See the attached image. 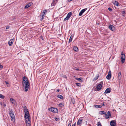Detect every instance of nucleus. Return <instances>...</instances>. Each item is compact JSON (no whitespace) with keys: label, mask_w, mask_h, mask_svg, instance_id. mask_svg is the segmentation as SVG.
<instances>
[{"label":"nucleus","mask_w":126,"mask_h":126,"mask_svg":"<svg viewBox=\"0 0 126 126\" xmlns=\"http://www.w3.org/2000/svg\"><path fill=\"white\" fill-rule=\"evenodd\" d=\"M23 81L24 82H22L23 86L24 87L25 91L26 92H27L30 86V83L28 80V79L24 76L23 77Z\"/></svg>","instance_id":"obj_1"},{"label":"nucleus","mask_w":126,"mask_h":126,"mask_svg":"<svg viewBox=\"0 0 126 126\" xmlns=\"http://www.w3.org/2000/svg\"><path fill=\"white\" fill-rule=\"evenodd\" d=\"M25 115L24 117L25 121L27 126H31V122L30 119V115L28 110L24 111Z\"/></svg>","instance_id":"obj_2"},{"label":"nucleus","mask_w":126,"mask_h":126,"mask_svg":"<svg viewBox=\"0 0 126 126\" xmlns=\"http://www.w3.org/2000/svg\"><path fill=\"white\" fill-rule=\"evenodd\" d=\"M9 114L12 118L11 120L14 122L15 121V116L12 110H10Z\"/></svg>","instance_id":"obj_3"},{"label":"nucleus","mask_w":126,"mask_h":126,"mask_svg":"<svg viewBox=\"0 0 126 126\" xmlns=\"http://www.w3.org/2000/svg\"><path fill=\"white\" fill-rule=\"evenodd\" d=\"M125 54L122 51L121 53V61L122 63H124L125 61Z\"/></svg>","instance_id":"obj_4"},{"label":"nucleus","mask_w":126,"mask_h":126,"mask_svg":"<svg viewBox=\"0 0 126 126\" xmlns=\"http://www.w3.org/2000/svg\"><path fill=\"white\" fill-rule=\"evenodd\" d=\"M96 88L94 90L96 91H99L101 90L102 87V85L101 83H99L97 84L96 86Z\"/></svg>","instance_id":"obj_5"},{"label":"nucleus","mask_w":126,"mask_h":126,"mask_svg":"<svg viewBox=\"0 0 126 126\" xmlns=\"http://www.w3.org/2000/svg\"><path fill=\"white\" fill-rule=\"evenodd\" d=\"M87 8H86L82 9L79 12V16H81L87 10Z\"/></svg>","instance_id":"obj_6"},{"label":"nucleus","mask_w":126,"mask_h":126,"mask_svg":"<svg viewBox=\"0 0 126 126\" xmlns=\"http://www.w3.org/2000/svg\"><path fill=\"white\" fill-rule=\"evenodd\" d=\"M116 122L115 120H112L110 122V125L111 126H115L116 125Z\"/></svg>","instance_id":"obj_7"},{"label":"nucleus","mask_w":126,"mask_h":126,"mask_svg":"<svg viewBox=\"0 0 126 126\" xmlns=\"http://www.w3.org/2000/svg\"><path fill=\"white\" fill-rule=\"evenodd\" d=\"M111 73L110 71L108 73V74L106 76V78L108 80L110 79L111 78Z\"/></svg>","instance_id":"obj_8"},{"label":"nucleus","mask_w":126,"mask_h":126,"mask_svg":"<svg viewBox=\"0 0 126 126\" xmlns=\"http://www.w3.org/2000/svg\"><path fill=\"white\" fill-rule=\"evenodd\" d=\"M10 100L12 104H14L15 105L16 104V101L13 98H11L10 99Z\"/></svg>","instance_id":"obj_9"},{"label":"nucleus","mask_w":126,"mask_h":126,"mask_svg":"<svg viewBox=\"0 0 126 126\" xmlns=\"http://www.w3.org/2000/svg\"><path fill=\"white\" fill-rule=\"evenodd\" d=\"M14 41V39H11L8 42V44L9 46H11L13 44V42Z\"/></svg>","instance_id":"obj_10"},{"label":"nucleus","mask_w":126,"mask_h":126,"mask_svg":"<svg viewBox=\"0 0 126 126\" xmlns=\"http://www.w3.org/2000/svg\"><path fill=\"white\" fill-rule=\"evenodd\" d=\"M32 4V2L29 3L27 4L25 6L24 8L25 9H27L31 6Z\"/></svg>","instance_id":"obj_11"},{"label":"nucleus","mask_w":126,"mask_h":126,"mask_svg":"<svg viewBox=\"0 0 126 126\" xmlns=\"http://www.w3.org/2000/svg\"><path fill=\"white\" fill-rule=\"evenodd\" d=\"M109 28L110 30H111L112 31H114V27L112 25H109Z\"/></svg>","instance_id":"obj_12"},{"label":"nucleus","mask_w":126,"mask_h":126,"mask_svg":"<svg viewBox=\"0 0 126 126\" xmlns=\"http://www.w3.org/2000/svg\"><path fill=\"white\" fill-rule=\"evenodd\" d=\"M111 91L110 89V88H108L106 90L104 93L108 94L110 93Z\"/></svg>","instance_id":"obj_13"},{"label":"nucleus","mask_w":126,"mask_h":126,"mask_svg":"<svg viewBox=\"0 0 126 126\" xmlns=\"http://www.w3.org/2000/svg\"><path fill=\"white\" fill-rule=\"evenodd\" d=\"M82 120L81 119H79L78 121L77 124L78 125H79L82 122Z\"/></svg>","instance_id":"obj_14"},{"label":"nucleus","mask_w":126,"mask_h":126,"mask_svg":"<svg viewBox=\"0 0 126 126\" xmlns=\"http://www.w3.org/2000/svg\"><path fill=\"white\" fill-rule=\"evenodd\" d=\"M121 77L122 76L121 75V72H119L118 75V79L120 80L121 79Z\"/></svg>","instance_id":"obj_15"},{"label":"nucleus","mask_w":126,"mask_h":126,"mask_svg":"<svg viewBox=\"0 0 126 126\" xmlns=\"http://www.w3.org/2000/svg\"><path fill=\"white\" fill-rule=\"evenodd\" d=\"M106 112L105 111H101L99 112V114L101 115H102L106 113Z\"/></svg>","instance_id":"obj_16"},{"label":"nucleus","mask_w":126,"mask_h":126,"mask_svg":"<svg viewBox=\"0 0 126 126\" xmlns=\"http://www.w3.org/2000/svg\"><path fill=\"white\" fill-rule=\"evenodd\" d=\"M58 0H53V2L51 4V5H54V4H56Z\"/></svg>","instance_id":"obj_17"},{"label":"nucleus","mask_w":126,"mask_h":126,"mask_svg":"<svg viewBox=\"0 0 126 126\" xmlns=\"http://www.w3.org/2000/svg\"><path fill=\"white\" fill-rule=\"evenodd\" d=\"M72 15V13L71 12H69L67 15V16H67L68 18H70L71 16V15Z\"/></svg>","instance_id":"obj_18"},{"label":"nucleus","mask_w":126,"mask_h":126,"mask_svg":"<svg viewBox=\"0 0 126 126\" xmlns=\"http://www.w3.org/2000/svg\"><path fill=\"white\" fill-rule=\"evenodd\" d=\"M73 49L76 52L78 51V48L76 46H74L73 47Z\"/></svg>","instance_id":"obj_19"},{"label":"nucleus","mask_w":126,"mask_h":126,"mask_svg":"<svg viewBox=\"0 0 126 126\" xmlns=\"http://www.w3.org/2000/svg\"><path fill=\"white\" fill-rule=\"evenodd\" d=\"M75 79L76 80H78L79 81H80V82H82V80L81 79V78H75Z\"/></svg>","instance_id":"obj_20"},{"label":"nucleus","mask_w":126,"mask_h":126,"mask_svg":"<svg viewBox=\"0 0 126 126\" xmlns=\"http://www.w3.org/2000/svg\"><path fill=\"white\" fill-rule=\"evenodd\" d=\"M113 3L115 5H116L117 6H118L119 5V3L117 1H115L113 2Z\"/></svg>","instance_id":"obj_21"},{"label":"nucleus","mask_w":126,"mask_h":126,"mask_svg":"<svg viewBox=\"0 0 126 126\" xmlns=\"http://www.w3.org/2000/svg\"><path fill=\"white\" fill-rule=\"evenodd\" d=\"M54 110L53 111L54 113H57L58 112V110L56 108H54Z\"/></svg>","instance_id":"obj_22"},{"label":"nucleus","mask_w":126,"mask_h":126,"mask_svg":"<svg viewBox=\"0 0 126 126\" xmlns=\"http://www.w3.org/2000/svg\"><path fill=\"white\" fill-rule=\"evenodd\" d=\"M54 108L53 107H51L48 109L49 111H50L53 112V110H54Z\"/></svg>","instance_id":"obj_23"},{"label":"nucleus","mask_w":126,"mask_h":126,"mask_svg":"<svg viewBox=\"0 0 126 126\" xmlns=\"http://www.w3.org/2000/svg\"><path fill=\"white\" fill-rule=\"evenodd\" d=\"M72 38H73L72 35L70 37V38L69 41V43H70L72 42Z\"/></svg>","instance_id":"obj_24"},{"label":"nucleus","mask_w":126,"mask_h":126,"mask_svg":"<svg viewBox=\"0 0 126 126\" xmlns=\"http://www.w3.org/2000/svg\"><path fill=\"white\" fill-rule=\"evenodd\" d=\"M59 105L60 107H63L64 106V104L63 103H61L59 104Z\"/></svg>","instance_id":"obj_25"},{"label":"nucleus","mask_w":126,"mask_h":126,"mask_svg":"<svg viewBox=\"0 0 126 126\" xmlns=\"http://www.w3.org/2000/svg\"><path fill=\"white\" fill-rule=\"evenodd\" d=\"M95 107L96 108H101L102 107V106L100 105H95Z\"/></svg>","instance_id":"obj_26"},{"label":"nucleus","mask_w":126,"mask_h":126,"mask_svg":"<svg viewBox=\"0 0 126 126\" xmlns=\"http://www.w3.org/2000/svg\"><path fill=\"white\" fill-rule=\"evenodd\" d=\"M105 117L106 119H107L109 118V117L110 116L107 114H105Z\"/></svg>","instance_id":"obj_27"},{"label":"nucleus","mask_w":126,"mask_h":126,"mask_svg":"<svg viewBox=\"0 0 126 126\" xmlns=\"http://www.w3.org/2000/svg\"><path fill=\"white\" fill-rule=\"evenodd\" d=\"M58 97L61 99H63V96L60 95H58Z\"/></svg>","instance_id":"obj_28"},{"label":"nucleus","mask_w":126,"mask_h":126,"mask_svg":"<svg viewBox=\"0 0 126 126\" xmlns=\"http://www.w3.org/2000/svg\"><path fill=\"white\" fill-rule=\"evenodd\" d=\"M71 101L72 102L73 104H74V103L75 102V99L73 98H71Z\"/></svg>","instance_id":"obj_29"},{"label":"nucleus","mask_w":126,"mask_h":126,"mask_svg":"<svg viewBox=\"0 0 126 126\" xmlns=\"http://www.w3.org/2000/svg\"><path fill=\"white\" fill-rule=\"evenodd\" d=\"M99 76L98 75L97 76L95 77L93 79V80L94 81L96 80H97Z\"/></svg>","instance_id":"obj_30"},{"label":"nucleus","mask_w":126,"mask_h":126,"mask_svg":"<svg viewBox=\"0 0 126 126\" xmlns=\"http://www.w3.org/2000/svg\"><path fill=\"white\" fill-rule=\"evenodd\" d=\"M5 97V96L1 94H0V98L4 99Z\"/></svg>","instance_id":"obj_31"},{"label":"nucleus","mask_w":126,"mask_h":126,"mask_svg":"<svg viewBox=\"0 0 126 126\" xmlns=\"http://www.w3.org/2000/svg\"><path fill=\"white\" fill-rule=\"evenodd\" d=\"M24 110V111H26V110H28L27 109V108L25 106H24L23 107Z\"/></svg>","instance_id":"obj_32"},{"label":"nucleus","mask_w":126,"mask_h":126,"mask_svg":"<svg viewBox=\"0 0 126 126\" xmlns=\"http://www.w3.org/2000/svg\"><path fill=\"white\" fill-rule=\"evenodd\" d=\"M69 18H68V17L66 16V17L64 19V21H65L68 20Z\"/></svg>","instance_id":"obj_33"},{"label":"nucleus","mask_w":126,"mask_h":126,"mask_svg":"<svg viewBox=\"0 0 126 126\" xmlns=\"http://www.w3.org/2000/svg\"><path fill=\"white\" fill-rule=\"evenodd\" d=\"M97 125L98 126H102L101 123L100 122H98Z\"/></svg>","instance_id":"obj_34"},{"label":"nucleus","mask_w":126,"mask_h":126,"mask_svg":"<svg viewBox=\"0 0 126 126\" xmlns=\"http://www.w3.org/2000/svg\"><path fill=\"white\" fill-rule=\"evenodd\" d=\"M42 19H43V18H44L45 16L46 15H45L44 14H42Z\"/></svg>","instance_id":"obj_35"},{"label":"nucleus","mask_w":126,"mask_h":126,"mask_svg":"<svg viewBox=\"0 0 126 126\" xmlns=\"http://www.w3.org/2000/svg\"><path fill=\"white\" fill-rule=\"evenodd\" d=\"M47 10H44L43 12V13L42 14H44L45 15H46L45 13H46L47 12Z\"/></svg>","instance_id":"obj_36"},{"label":"nucleus","mask_w":126,"mask_h":126,"mask_svg":"<svg viewBox=\"0 0 126 126\" xmlns=\"http://www.w3.org/2000/svg\"><path fill=\"white\" fill-rule=\"evenodd\" d=\"M107 113L108 114V115L110 116H111V114L110 113V111H108L107 112Z\"/></svg>","instance_id":"obj_37"},{"label":"nucleus","mask_w":126,"mask_h":126,"mask_svg":"<svg viewBox=\"0 0 126 126\" xmlns=\"http://www.w3.org/2000/svg\"><path fill=\"white\" fill-rule=\"evenodd\" d=\"M76 84L77 86H79L80 85V83H76Z\"/></svg>","instance_id":"obj_38"},{"label":"nucleus","mask_w":126,"mask_h":126,"mask_svg":"<svg viewBox=\"0 0 126 126\" xmlns=\"http://www.w3.org/2000/svg\"><path fill=\"white\" fill-rule=\"evenodd\" d=\"M54 119L56 121H58V120H59V118H57L55 117L54 118Z\"/></svg>","instance_id":"obj_39"},{"label":"nucleus","mask_w":126,"mask_h":126,"mask_svg":"<svg viewBox=\"0 0 126 126\" xmlns=\"http://www.w3.org/2000/svg\"><path fill=\"white\" fill-rule=\"evenodd\" d=\"M108 10H109V11H111L112 10V9L110 7H109L108 8Z\"/></svg>","instance_id":"obj_40"},{"label":"nucleus","mask_w":126,"mask_h":126,"mask_svg":"<svg viewBox=\"0 0 126 126\" xmlns=\"http://www.w3.org/2000/svg\"><path fill=\"white\" fill-rule=\"evenodd\" d=\"M3 66L1 64H0V69H2L3 68Z\"/></svg>","instance_id":"obj_41"},{"label":"nucleus","mask_w":126,"mask_h":126,"mask_svg":"<svg viewBox=\"0 0 126 126\" xmlns=\"http://www.w3.org/2000/svg\"><path fill=\"white\" fill-rule=\"evenodd\" d=\"M9 28V26H7L6 27V29H8Z\"/></svg>","instance_id":"obj_42"},{"label":"nucleus","mask_w":126,"mask_h":126,"mask_svg":"<svg viewBox=\"0 0 126 126\" xmlns=\"http://www.w3.org/2000/svg\"><path fill=\"white\" fill-rule=\"evenodd\" d=\"M67 126H71V123H69Z\"/></svg>","instance_id":"obj_43"},{"label":"nucleus","mask_w":126,"mask_h":126,"mask_svg":"<svg viewBox=\"0 0 126 126\" xmlns=\"http://www.w3.org/2000/svg\"><path fill=\"white\" fill-rule=\"evenodd\" d=\"M101 104L103 106H105L104 102L102 103Z\"/></svg>","instance_id":"obj_44"},{"label":"nucleus","mask_w":126,"mask_h":126,"mask_svg":"<svg viewBox=\"0 0 126 126\" xmlns=\"http://www.w3.org/2000/svg\"><path fill=\"white\" fill-rule=\"evenodd\" d=\"M76 70L77 71H79V68H77V69H76Z\"/></svg>","instance_id":"obj_45"},{"label":"nucleus","mask_w":126,"mask_h":126,"mask_svg":"<svg viewBox=\"0 0 126 126\" xmlns=\"http://www.w3.org/2000/svg\"><path fill=\"white\" fill-rule=\"evenodd\" d=\"M3 106L4 107H5L6 106V105L5 104H3Z\"/></svg>","instance_id":"obj_46"},{"label":"nucleus","mask_w":126,"mask_h":126,"mask_svg":"<svg viewBox=\"0 0 126 126\" xmlns=\"http://www.w3.org/2000/svg\"><path fill=\"white\" fill-rule=\"evenodd\" d=\"M63 77L64 78H66V76L65 75H64Z\"/></svg>","instance_id":"obj_47"},{"label":"nucleus","mask_w":126,"mask_h":126,"mask_svg":"<svg viewBox=\"0 0 126 126\" xmlns=\"http://www.w3.org/2000/svg\"><path fill=\"white\" fill-rule=\"evenodd\" d=\"M57 91L58 92H59L60 91V90L59 89H57Z\"/></svg>","instance_id":"obj_48"},{"label":"nucleus","mask_w":126,"mask_h":126,"mask_svg":"<svg viewBox=\"0 0 126 126\" xmlns=\"http://www.w3.org/2000/svg\"><path fill=\"white\" fill-rule=\"evenodd\" d=\"M73 0H68V2L72 1Z\"/></svg>","instance_id":"obj_49"},{"label":"nucleus","mask_w":126,"mask_h":126,"mask_svg":"<svg viewBox=\"0 0 126 126\" xmlns=\"http://www.w3.org/2000/svg\"><path fill=\"white\" fill-rule=\"evenodd\" d=\"M75 124H74L72 126H75Z\"/></svg>","instance_id":"obj_50"},{"label":"nucleus","mask_w":126,"mask_h":126,"mask_svg":"<svg viewBox=\"0 0 126 126\" xmlns=\"http://www.w3.org/2000/svg\"><path fill=\"white\" fill-rule=\"evenodd\" d=\"M0 105H2V103L1 102H0Z\"/></svg>","instance_id":"obj_51"},{"label":"nucleus","mask_w":126,"mask_h":126,"mask_svg":"<svg viewBox=\"0 0 126 126\" xmlns=\"http://www.w3.org/2000/svg\"><path fill=\"white\" fill-rule=\"evenodd\" d=\"M5 82H6V83L7 84H8V82H7V81H5Z\"/></svg>","instance_id":"obj_52"},{"label":"nucleus","mask_w":126,"mask_h":126,"mask_svg":"<svg viewBox=\"0 0 126 126\" xmlns=\"http://www.w3.org/2000/svg\"><path fill=\"white\" fill-rule=\"evenodd\" d=\"M125 13V12L124 11L122 12V13L124 14Z\"/></svg>","instance_id":"obj_53"},{"label":"nucleus","mask_w":126,"mask_h":126,"mask_svg":"<svg viewBox=\"0 0 126 126\" xmlns=\"http://www.w3.org/2000/svg\"><path fill=\"white\" fill-rule=\"evenodd\" d=\"M88 125H89L88 126H91V125H90L89 124H88Z\"/></svg>","instance_id":"obj_54"},{"label":"nucleus","mask_w":126,"mask_h":126,"mask_svg":"<svg viewBox=\"0 0 126 126\" xmlns=\"http://www.w3.org/2000/svg\"><path fill=\"white\" fill-rule=\"evenodd\" d=\"M15 19V18L13 19Z\"/></svg>","instance_id":"obj_55"}]
</instances>
